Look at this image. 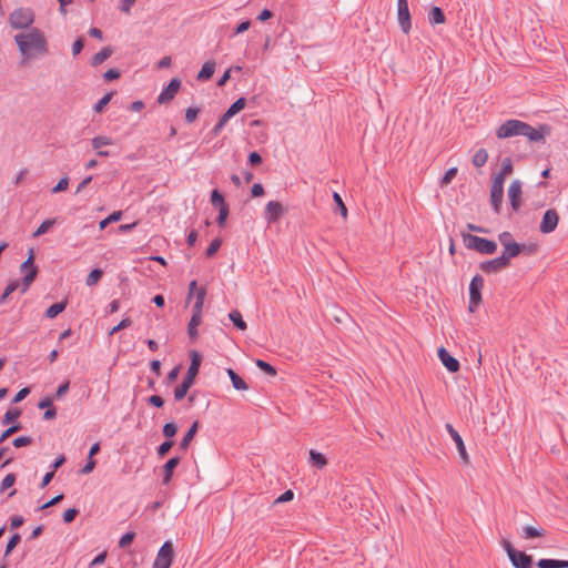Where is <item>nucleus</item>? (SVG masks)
<instances>
[{
    "label": "nucleus",
    "instance_id": "0e129e2a",
    "mask_svg": "<svg viewBox=\"0 0 568 568\" xmlns=\"http://www.w3.org/2000/svg\"><path fill=\"white\" fill-rule=\"evenodd\" d=\"M68 186H69V178L63 176L58 181L55 186L52 189V192L59 193V192L65 191L68 189Z\"/></svg>",
    "mask_w": 568,
    "mask_h": 568
},
{
    "label": "nucleus",
    "instance_id": "e2e57ef3",
    "mask_svg": "<svg viewBox=\"0 0 568 568\" xmlns=\"http://www.w3.org/2000/svg\"><path fill=\"white\" fill-rule=\"evenodd\" d=\"M199 113H200V109L199 108H187L185 110V121L187 123L194 122L196 120Z\"/></svg>",
    "mask_w": 568,
    "mask_h": 568
},
{
    "label": "nucleus",
    "instance_id": "58836bf2",
    "mask_svg": "<svg viewBox=\"0 0 568 568\" xmlns=\"http://www.w3.org/2000/svg\"><path fill=\"white\" fill-rule=\"evenodd\" d=\"M20 415H21L20 408L16 407V408L8 409L3 416L2 424L8 425L10 423H13L20 417Z\"/></svg>",
    "mask_w": 568,
    "mask_h": 568
},
{
    "label": "nucleus",
    "instance_id": "864d4df0",
    "mask_svg": "<svg viewBox=\"0 0 568 568\" xmlns=\"http://www.w3.org/2000/svg\"><path fill=\"white\" fill-rule=\"evenodd\" d=\"M221 245H222V240L221 239H214L210 243L209 247L206 248L205 255L207 257H212L219 251Z\"/></svg>",
    "mask_w": 568,
    "mask_h": 568
},
{
    "label": "nucleus",
    "instance_id": "c756f323",
    "mask_svg": "<svg viewBox=\"0 0 568 568\" xmlns=\"http://www.w3.org/2000/svg\"><path fill=\"white\" fill-rule=\"evenodd\" d=\"M546 535V530L542 528H536L532 526L523 527L521 537L525 539H532L538 537H544Z\"/></svg>",
    "mask_w": 568,
    "mask_h": 568
},
{
    "label": "nucleus",
    "instance_id": "bb28decb",
    "mask_svg": "<svg viewBox=\"0 0 568 568\" xmlns=\"http://www.w3.org/2000/svg\"><path fill=\"white\" fill-rule=\"evenodd\" d=\"M446 20L444 11L439 7H433L428 11V22L432 26L442 24Z\"/></svg>",
    "mask_w": 568,
    "mask_h": 568
},
{
    "label": "nucleus",
    "instance_id": "09e8293b",
    "mask_svg": "<svg viewBox=\"0 0 568 568\" xmlns=\"http://www.w3.org/2000/svg\"><path fill=\"white\" fill-rule=\"evenodd\" d=\"M174 445V442L173 440H169L166 439L165 442H163L158 448H156V454H158V457L159 458H163L169 452L170 449L173 447Z\"/></svg>",
    "mask_w": 568,
    "mask_h": 568
},
{
    "label": "nucleus",
    "instance_id": "c03bdc74",
    "mask_svg": "<svg viewBox=\"0 0 568 568\" xmlns=\"http://www.w3.org/2000/svg\"><path fill=\"white\" fill-rule=\"evenodd\" d=\"M20 540H21V536L18 532L13 534L9 538L7 546H6L4 557H7L11 554V551L19 545Z\"/></svg>",
    "mask_w": 568,
    "mask_h": 568
},
{
    "label": "nucleus",
    "instance_id": "6e6552de",
    "mask_svg": "<svg viewBox=\"0 0 568 568\" xmlns=\"http://www.w3.org/2000/svg\"><path fill=\"white\" fill-rule=\"evenodd\" d=\"M524 121L510 119L504 122L496 131L498 139L519 136L523 133Z\"/></svg>",
    "mask_w": 568,
    "mask_h": 568
},
{
    "label": "nucleus",
    "instance_id": "f8f14e48",
    "mask_svg": "<svg viewBox=\"0 0 568 568\" xmlns=\"http://www.w3.org/2000/svg\"><path fill=\"white\" fill-rule=\"evenodd\" d=\"M504 199V184L493 181L490 186V204L496 214H500Z\"/></svg>",
    "mask_w": 568,
    "mask_h": 568
},
{
    "label": "nucleus",
    "instance_id": "f03ea898",
    "mask_svg": "<svg viewBox=\"0 0 568 568\" xmlns=\"http://www.w3.org/2000/svg\"><path fill=\"white\" fill-rule=\"evenodd\" d=\"M190 359L191 363L182 383L174 389V398L178 402L182 400L186 396L189 389L194 385L195 378L201 367L202 356L199 352L191 351Z\"/></svg>",
    "mask_w": 568,
    "mask_h": 568
},
{
    "label": "nucleus",
    "instance_id": "a878e982",
    "mask_svg": "<svg viewBox=\"0 0 568 568\" xmlns=\"http://www.w3.org/2000/svg\"><path fill=\"white\" fill-rule=\"evenodd\" d=\"M215 62L214 61H206L203 63L200 72L197 73L196 79L199 81H207L212 78L215 71Z\"/></svg>",
    "mask_w": 568,
    "mask_h": 568
},
{
    "label": "nucleus",
    "instance_id": "aec40b11",
    "mask_svg": "<svg viewBox=\"0 0 568 568\" xmlns=\"http://www.w3.org/2000/svg\"><path fill=\"white\" fill-rule=\"evenodd\" d=\"M181 459L179 456L171 457L162 467L163 484L168 485L173 476L174 469L179 466Z\"/></svg>",
    "mask_w": 568,
    "mask_h": 568
},
{
    "label": "nucleus",
    "instance_id": "680f3d73",
    "mask_svg": "<svg viewBox=\"0 0 568 568\" xmlns=\"http://www.w3.org/2000/svg\"><path fill=\"white\" fill-rule=\"evenodd\" d=\"M229 214H230L229 206H223V207L219 209V215L216 219V223L219 224V226H223L225 224Z\"/></svg>",
    "mask_w": 568,
    "mask_h": 568
},
{
    "label": "nucleus",
    "instance_id": "bf43d9fd",
    "mask_svg": "<svg viewBox=\"0 0 568 568\" xmlns=\"http://www.w3.org/2000/svg\"><path fill=\"white\" fill-rule=\"evenodd\" d=\"M31 443H32V438L30 436H19L13 439L12 445L16 448H21V447L30 445Z\"/></svg>",
    "mask_w": 568,
    "mask_h": 568
},
{
    "label": "nucleus",
    "instance_id": "72a5a7b5",
    "mask_svg": "<svg viewBox=\"0 0 568 568\" xmlns=\"http://www.w3.org/2000/svg\"><path fill=\"white\" fill-rule=\"evenodd\" d=\"M487 160H488L487 151L485 149H478L475 152L471 162H473L474 166L481 168L486 164Z\"/></svg>",
    "mask_w": 568,
    "mask_h": 568
},
{
    "label": "nucleus",
    "instance_id": "423d86ee",
    "mask_svg": "<svg viewBox=\"0 0 568 568\" xmlns=\"http://www.w3.org/2000/svg\"><path fill=\"white\" fill-rule=\"evenodd\" d=\"M484 287V278L481 275L476 274L473 276L469 283V311L475 312V310L481 303V290Z\"/></svg>",
    "mask_w": 568,
    "mask_h": 568
},
{
    "label": "nucleus",
    "instance_id": "a18cd8bd",
    "mask_svg": "<svg viewBox=\"0 0 568 568\" xmlns=\"http://www.w3.org/2000/svg\"><path fill=\"white\" fill-rule=\"evenodd\" d=\"M112 99V93H106L105 95H103L93 106V111L95 113H101L104 108L108 105V103L111 101Z\"/></svg>",
    "mask_w": 568,
    "mask_h": 568
},
{
    "label": "nucleus",
    "instance_id": "ea45409f",
    "mask_svg": "<svg viewBox=\"0 0 568 568\" xmlns=\"http://www.w3.org/2000/svg\"><path fill=\"white\" fill-rule=\"evenodd\" d=\"M34 280V272L26 273L21 282H19V288L21 291V294H24L29 290Z\"/></svg>",
    "mask_w": 568,
    "mask_h": 568
},
{
    "label": "nucleus",
    "instance_id": "7c9ffc66",
    "mask_svg": "<svg viewBox=\"0 0 568 568\" xmlns=\"http://www.w3.org/2000/svg\"><path fill=\"white\" fill-rule=\"evenodd\" d=\"M310 462L318 469H322L327 464L326 457L322 453L314 449L310 450Z\"/></svg>",
    "mask_w": 568,
    "mask_h": 568
},
{
    "label": "nucleus",
    "instance_id": "5701e85b",
    "mask_svg": "<svg viewBox=\"0 0 568 568\" xmlns=\"http://www.w3.org/2000/svg\"><path fill=\"white\" fill-rule=\"evenodd\" d=\"M200 427V422L195 420L192 423L187 432L184 434L182 440L180 442V449L186 450L193 440L194 436L196 435Z\"/></svg>",
    "mask_w": 568,
    "mask_h": 568
},
{
    "label": "nucleus",
    "instance_id": "13d9d810",
    "mask_svg": "<svg viewBox=\"0 0 568 568\" xmlns=\"http://www.w3.org/2000/svg\"><path fill=\"white\" fill-rule=\"evenodd\" d=\"M132 324V321L130 317H124L118 325H115L114 327H112V329L110 331V335H113L124 328H128L129 326H131Z\"/></svg>",
    "mask_w": 568,
    "mask_h": 568
},
{
    "label": "nucleus",
    "instance_id": "052dcab7",
    "mask_svg": "<svg viewBox=\"0 0 568 568\" xmlns=\"http://www.w3.org/2000/svg\"><path fill=\"white\" fill-rule=\"evenodd\" d=\"M78 514H79V510H78L77 508H74V507H73V508H69V509H67V510L63 513V516H62L63 521H64L65 524H71V523L75 519V517L78 516Z\"/></svg>",
    "mask_w": 568,
    "mask_h": 568
},
{
    "label": "nucleus",
    "instance_id": "b1692460",
    "mask_svg": "<svg viewBox=\"0 0 568 568\" xmlns=\"http://www.w3.org/2000/svg\"><path fill=\"white\" fill-rule=\"evenodd\" d=\"M538 568H568V560L542 558L537 561Z\"/></svg>",
    "mask_w": 568,
    "mask_h": 568
},
{
    "label": "nucleus",
    "instance_id": "e433bc0d",
    "mask_svg": "<svg viewBox=\"0 0 568 568\" xmlns=\"http://www.w3.org/2000/svg\"><path fill=\"white\" fill-rule=\"evenodd\" d=\"M112 139L105 135H98L91 140L94 150H101L103 146L111 145Z\"/></svg>",
    "mask_w": 568,
    "mask_h": 568
},
{
    "label": "nucleus",
    "instance_id": "c85d7f7f",
    "mask_svg": "<svg viewBox=\"0 0 568 568\" xmlns=\"http://www.w3.org/2000/svg\"><path fill=\"white\" fill-rule=\"evenodd\" d=\"M67 300L58 302L49 306L45 311V317L54 318L67 308Z\"/></svg>",
    "mask_w": 568,
    "mask_h": 568
},
{
    "label": "nucleus",
    "instance_id": "473e14b6",
    "mask_svg": "<svg viewBox=\"0 0 568 568\" xmlns=\"http://www.w3.org/2000/svg\"><path fill=\"white\" fill-rule=\"evenodd\" d=\"M201 322L202 317H199L197 315L191 316V320L187 324V334L191 339H195L197 337V326L201 324Z\"/></svg>",
    "mask_w": 568,
    "mask_h": 568
},
{
    "label": "nucleus",
    "instance_id": "1a4fd4ad",
    "mask_svg": "<svg viewBox=\"0 0 568 568\" xmlns=\"http://www.w3.org/2000/svg\"><path fill=\"white\" fill-rule=\"evenodd\" d=\"M558 222L559 215L557 211L554 209H549L542 215L539 230L544 234H549L556 230Z\"/></svg>",
    "mask_w": 568,
    "mask_h": 568
},
{
    "label": "nucleus",
    "instance_id": "4be33fe9",
    "mask_svg": "<svg viewBox=\"0 0 568 568\" xmlns=\"http://www.w3.org/2000/svg\"><path fill=\"white\" fill-rule=\"evenodd\" d=\"M513 161L510 158H505L501 161V168L500 171L494 176L493 181L496 183L504 184L506 176L511 174L513 172Z\"/></svg>",
    "mask_w": 568,
    "mask_h": 568
},
{
    "label": "nucleus",
    "instance_id": "3c124183",
    "mask_svg": "<svg viewBox=\"0 0 568 568\" xmlns=\"http://www.w3.org/2000/svg\"><path fill=\"white\" fill-rule=\"evenodd\" d=\"M20 272H21V273H23L24 275H26V273L34 272V277L37 278V275H38V267L34 265V263H33V262L26 260V261L20 265Z\"/></svg>",
    "mask_w": 568,
    "mask_h": 568
},
{
    "label": "nucleus",
    "instance_id": "f704fd0d",
    "mask_svg": "<svg viewBox=\"0 0 568 568\" xmlns=\"http://www.w3.org/2000/svg\"><path fill=\"white\" fill-rule=\"evenodd\" d=\"M211 204L216 209L229 206L225 202L224 195L217 189H214L211 192Z\"/></svg>",
    "mask_w": 568,
    "mask_h": 568
},
{
    "label": "nucleus",
    "instance_id": "39448f33",
    "mask_svg": "<svg viewBox=\"0 0 568 568\" xmlns=\"http://www.w3.org/2000/svg\"><path fill=\"white\" fill-rule=\"evenodd\" d=\"M246 104V99L241 97L236 101H234L230 108L221 115L214 128L211 130L212 136H217L225 124L239 112H241Z\"/></svg>",
    "mask_w": 568,
    "mask_h": 568
},
{
    "label": "nucleus",
    "instance_id": "7ed1b4c3",
    "mask_svg": "<svg viewBox=\"0 0 568 568\" xmlns=\"http://www.w3.org/2000/svg\"><path fill=\"white\" fill-rule=\"evenodd\" d=\"M464 245L468 250L476 251L480 254L491 255L497 251V243L495 241L479 237L470 233H462Z\"/></svg>",
    "mask_w": 568,
    "mask_h": 568
},
{
    "label": "nucleus",
    "instance_id": "79ce46f5",
    "mask_svg": "<svg viewBox=\"0 0 568 568\" xmlns=\"http://www.w3.org/2000/svg\"><path fill=\"white\" fill-rule=\"evenodd\" d=\"M255 365L268 376H275L277 374L276 368L263 359H256Z\"/></svg>",
    "mask_w": 568,
    "mask_h": 568
},
{
    "label": "nucleus",
    "instance_id": "2f4dec72",
    "mask_svg": "<svg viewBox=\"0 0 568 568\" xmlns=\"http://www.w3.org/2000/svg\"><path fill=\"white\" fill-rule=\"evenodd\" d=\"M229 318L239 331H245L247 325L243 320L242 314L237 310H233L229 313Z\"/></svg>",
    "mask_w": 568,
    "mask_h": 568
},
{
    "label": "nucleus",
    "instance_id": "4c0bfd02",
    "mask_svg": "<svg viewBox=\"0 0 568 568\" xmlns=\"http://www.w3.org/2000/svg\"><path fill=\"white\" fill-rule=\"evenodd\" d=\"M122 219V211H114L99 223L100 230H104L110 223L119 222Z\"/></svg>",
    "mask_w": 568,
    "mask_h": 568
},
{
    "label": "nucleus",
    "instance_id": "393cba45",
    "mask_svg": "<svg viewBox=\"0 0 568 568\" xmlns=\"http://www.w3.org/2000/svg\"><path fill=\"white\" fill-rule=\"evenodd\" d=\"M226 373L231 379L232 386L236 390H246L248 389V385L245 383V381L233 369L227 368Z\"/></svg>",
    "mask_w": 568,
    "mask_h": 568
},
{
    "label": "nucleus",
    "instance_id": "49530a36",
    "mask_svg": "<svg viewBox=\"0 0 568 568\" xmlns=\"http://www.w3.org/2000/svg\"><path fill=\"white\" fill-rule=\"evenodd\" d=\"M176 432L178 426L173 422L166 423L162 429L164 437H166L169 440H172L171 438L175 436Z\"/></svg>",
    "mask_w": 568,
    "mask_h": 568
},
{
    "label": "nucleus",
    "instance_id": "a211bd4d",
    "mask_svg": "<svg viewBox=\"0 0 568 568\" xmlns=\"http://www.w3.org/2000/svg\"><path fill=\"white\" fill-rule=\"evenodd\" d=\"M526 247H527V244L514 242L513 244L506 245L504 247V251H503V254L500 255V257L505 261V263L508 266H510L511 258L517 257L519 254L524 253Z\"/></svg>",
    "mask_w": 568,
    "mask_h": 568
},
{
    "label": "nucleus",
    "instance_id": "a19ab883",
    "mask_svg": "<svg viewBox=\"0 0 568 568\" xmlns=\"http://www.w3.org/2000/svg\"><path fill=\"white\" fill-rule=\"evenodd\" d=\"M19 288V282L18 281H11L7 287L4 288L3 293L0 296V304H4L8 300V297L16 292Z\"/></svg>",
    "mask_w": 568,
    "mask_h": 568
},
{
    "label": "nucleus",
    "instance_id": "338daca9",
    "mask_svg": "<svg viewBox=\"0 0 568 568\" xmlns=\"http://www.w3.org/2000/svg\"><path fill=\"white\" fill-rule=\"evenodd\" d=\"M121 77V72L118 69H109L104 72L103 78L105 81H113Z\"/></svg>",
    "mask_w": 568,
    "mask_h": 568
},
{
    "label": "nucleus",
    "instance_id": "774afa93",
    "mask_svg": "<svg viewBox=\"0 0 568 568\" xmlns=\"http://www.w3.org/2000/svg\"><path fill=\"white\" fill-rule=\"evenodd\" d=\"M70 388V382L65 381L64 383L60 384L55 392V398L60 399L62 396H64Z\"/></svg>",
    "mask_w": 568,
    "mask_h": 568
},
{
    "label": "nucleus",
    "instance_id": "4d7b16f0",
    "mask_svg": "<svg viewBox=\"0 0 568 568\" xmlns=\"http://www.w3.org/2000/svg\"><path fill=\"white\" fill-rule=\"evenodd\" d=\"M499 243L505 247L506 245L513 244L515 241L513 239V234L508 231L501 232L498 234Z\"/></svg>",
    "mask_w": 568,
    "mask_h": 568
},
{
    "label": "nucleus",
    "instance_id": "c9c22d12",
    "mask_svg": "<svg viewBox=\"0 0 568 568\" xmlns=\"http://www.w3.org/2000/svg\"><path fill=\"white\" fill-rule=\"evenodd\" d=\"M57 223V219H48L43 221L38 229L33 232V237H39L45 234L54 224Z\"/></svg>",
    "mask_w": 568,
    "mask_h": 568
},
{
    "label": "nucleus",
    "instance_id": "6ab92c4d",
    "mask_svg": "<svg viewBox=\"0 0 568 568\" xmlns=\"http://www.w3.org/2000/svg\"><path fill=\"white\" fill-rule=\"evenodd\" d=\"M509 560L515 568H532V557L525 551L518 550Z\"/></svg>",
    "mask_w": 568,
    "mask_h": 568
},
{
    "label": "nucleus",
    "instance_id": "dca6fc26",
    "mask_svg": "<svg viewBox=\"0 0 568 568\" xmlns=\"http://www.w3.org/2000/svg\"><path fill=\"white\" fill-rule=\"evenodd\" d=\"M509 266L505 263V261L497 256L495 258L484 261L479 264V268L481 272L486 274H497L503 270L508 268Z\"/></svg>",
    "mask_w": 568,
    "mask_h": 568
},
{
    "label": "nucleus",
    "instance_id": "f3484780",
    "mask_svg": "<svg viewBox=\"0 0 568 568\" xmlns=\"http://www.w3.org/2000/svg\"><path fill=\"white\" fill-rule=\"evenodd\" d=\"M438 357L449 373H456L459 371V362L452 356L445 347L442 346L438 348Z\"/></svg>",
    "mask_w": 568,
    "mask_h": 568
},
{
    "label": "nucleus",
    "instance_id": "0eeeda50",
    "mask_svg": "<svg viewBox=\"0 0 568 568\" xmlns=\"http://www.w3.org/2000/svg\"><path fill=\"white\" fill-rule=\"evenodd\" d=\"M174 558L173 545L170 540L164 541L158 551L153 568H170Z\"/></svg>",
    "mask_w": 568,
    "mask_h": 568
},
{
    "label": "nucleus",
    "instance_id": "6e6d98bb",
    "mask_svg": "<svg viewBox=\"0 0 568 568\" xmlns=\"http://www.w3.org/2000/svg\"><path fill=\"white\" fill-rule=\"evenodd\" d=\"M457 174V168L448 169L440 180V185H448Z\"/></svg>",
    "mask_w": 568,
    "mask_h": 568
},
{
    "label": "nucleus",
    "instance_id": "69168bd1",
    "mask_svg": "<svg viewBox=\"0 0 568 568\" xmlns=\"http://www.w3.org/2000/svg\"><path fill=\"white\" fill-rule=\"evenodd\" d=\"M64 498V495L63 494H59L57 496H54L53 498H51L49 501L44 503L42 506L39 507V510H43V509H47V508H50L52 506H55L58 505L62 499Z\"/></svg>",
    "mask_w": 568,
    "mask_h": 568
},
{
    "label": "nucleus",
    "instance_id": "37998d69",
    "mask_svg": "<svg viewBox=\"0 0 568 568\" xmlns=\"http://www.w3.org/2000/svg\"><path fill=\"white\" fill-rule=\"evenodd\" d=\"M103 272L100 268H93L87 276L85 284L88 286L95 285L102 277Z\"/></svg>",
    "mask_w": 568,
    "mask_h": 568
},
{
    "label": "nucleus",
    "instance_id": "de8ad7c7",
    "mask_svg": "<svg viewBox=\"0 0 568 568\" xmlns=\"http://www.w3.org/2000/svg\"><path fill=\"white\" fill-rule=\"evenodd\" d=\"M333 201L336 204L337 209L339 210L341 215L343 217H346L347 216V207H346L342 196L337 192L333 193Z\"/></svg>",
    "mask_w": 568,
    "mask_h": 568
},
{
    "label": "nucleus",
    "instance_id": "8fccbe9b",
    "mask_svg": "<svg viewBox=\"0 0 568 568\" xmlns=\"http://www.w3.org/2000/svg\"><path fill=\"white\" fill-rule=\"evenodd\" d=\"M135 538V532L134 531H128L125 532L119 540V547L120 548H126L129 547L132 541L134 540Z\"/></svg>",
    "mask_w": 568,
    "mask_h": 568
},
{
    "label": "nucleus",
    "instance_id": "9d476101",
    "mask_svg": "<svg viewBox=\"0 0 568 568\" xmlns=\"http://www.w3.org/2000/svg\"><path fill=\"white\" fill-rule=\"evenodd\" d=\"M181 88V80L173 78L166 87H164L158 97V103L166 104L174 99Z\"/></svg>",
    "mask_w": 568,
    "mask_h": 568
},
{
    "label": "nucleus",
    "instance_id": "2eb2a0df",
    "mask_svg": "<svg viewBox=\"0 0 568 568\" xmlns=\"http://www.w3.org/2000/svg\"><path fill=\"white\" fill-rule=\"evenodd\" d=\"M285 210L283 205L277 201H270L264 211V219L268 224L274 223L280 220V217L284 214Z\"/></svg>",
    "mask_w": 568,
    "mask_h": 568
},
{
    "label": "nucleus",
    "instance_id": "cd10ccee",
    "mask_svg": "<svg viewBox=\"0 0 568 568\" xmlns=\"http://www.w3.org/2000/svg\"><path fill=\"white\" fill-rule=\"evenodd\" d=\"M113 53V50L111 47H105L103 49H101L98 53H95L92 58H91V65L92 67H98L100 65L101 63H103L106 59H109Z\"/></svg>",
    "mask_w": 568,
    "mask_h": 568
},
{
    "label": "nucleus",
    "instance_id": "f257e3e1",
    "mask_svg": "<svg viewBox=\"0 0 568 568\" xmlns=\"http://www.w3.org/2000/svg\"><path fill=\"white\" fill-rule=\"evenodd\" d=\"M13 39L20 54L26 59L32 58L34 53L47 54L49 51L44 33L38 28L17 33Z\"/></svg>",
    "mask_w": 568,
    "mask_h": 568
},
{
    "label": "nucleus",
    "instance_id": "9b49d317",
    "mask_svg": "<svg viewBox=\"0 0 568 568\" xmlns=\"http://www.w3.org/2000/svg\"><path fill=\"white\" fill-rule=\"evenodd\" d=\"M521 187L519 180H514L508 187V199L513 211L517 212L521 206Z\"/></svg>",
    "mask_w": 568,
    "mask_h": 568
},
{
    "label": "nucleus",
    "instance_id": "412c9836",
    "mask_svg": "<svg viewBox=\"0 0 568 568\" xmlns=\"http://www.w3.org/2000/svg\"><path fill=\"white\" fill-rule=\"evenodd\" d=\"M397 20L400 30L408 34L412 28L409 8H397Z\"/></svg>",
    "mask_w": 568,
    "mask_h": 568
},
{
    "label": "nucleus",
    "instance_id": "4468645a",
    "mask_svg": "<svg viewBox=\"0 0 568 568\" xmlns=\"http://www.w3.org/2000/svg\"><path fill=\"white\" fill-rule=\"evenodd\" d=\"M547 125H540L538 129L531 126L527 122H524L523 133L520 136H526L529 142H539L545 138V132L548 131Z\"/></svg>",
    "mask_w": 568,
    "mask_h": 568
},
{
    "label": "nucleus",
    "instance_id": "5fc2aeb1",
    "mask_svg": "<svg viewBox=\"0 0 568 568\" xmlns=\"http://www.w3.org/2000/svg\"><path fill=\"white\" fill-rule=\"evenodd\" d=\"M21 429V424H13L8 427L0 436V444H2L8 437Z\"/></svg>",
    "mask_w": 568,
    "mask_h": 568
},
{
    "label": "nucleus",
    "instance_id": "ddd939ff",
    "mask_svg": "<svg viewBox=\"0 0 568 568\" xmlns=\"http://www.w3.org/2000/svg\"><path fill=\"white\" fill-rule=\"evenodd\" d=\"M445 428L446 430L448 432V434L450 435L452 439L455 442L456 444V447H457V450H458V454L462 458V460L465 463V464H468L469 463V456H468V453L466 450V447H465V444H464V440L462 438V436L459 435V433L453 427L452 424L447 423L445 425Z\"/></svg>",
    "mask_w": 568,
    "mask_h": 568
},
{
    "label": "nucleus",
    "instance_id": "603ef678",
    "mask_svg": "<svg viewBox=\"0 0 568 568\" xmlns=\"http://www.w3.org/2000/svg\"><path fill=\"white\" fill-rule=\"evenodd\" d=\"M16 475L14 474H8L1 481L0 491L3 493L10 487H12L16 483Z\"/></svg>",
    "mask_w": 568,
    "mask_h": 568
},
{
    "label": "nucleus",
    "instance_id": "20e7f679",
    "mask_svg": "<svg viewBox=\"0 0 568 568\" xmlns=\"http://www.w3.org/2000/svg\"><path fill=\"white\" fill-rule=\"evenodd\" d=\"M34 22V12L31 8H17L9 16V24L12 29H31Z\"/></svg>",
    "mask_w": 568,
    "mask_h": 568
}]
</instances>
